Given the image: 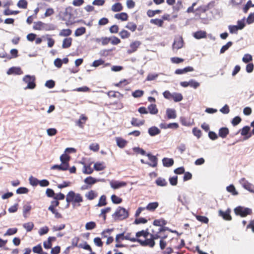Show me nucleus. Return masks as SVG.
<instances>
[{"mask_svg": "<svg viewBox=\"0 0 254 254\" xmlns=\"http://www.w3.org/2000/svg\"><path fill=\"white\" fill-rule=\"evenodd\" d=\"M219 215L223 217L226 220H231L232 218L230 214V211H223L221 210L219 211Z\"/></svg>", "mask_w": 254, "mask_h": 254, "instance_id": "dca6fc26", "label": "nucleus"}, {"mask_svg": "<svg viewBox=\"0 0 254 254\" xmlns=\"http://www.w3.org/2000/svg\"><path fill=\"white\" fill-rule=\"evenodd\" d=\"M183 96L181 93H172V99L175 102H180L183 100Z\"/></svg>", "mask_w": 254, "mask_h": 254, "instance_id": "2f4dec72", "label": "nucleus"}, {"mask_svg": "<svg viewBox=\"0 0 254 254\" xmlns=\"http://www.w3.org/2000/svg\"><path fill=\"white\" fill-rule=\"evenodd\" d=\"M17 231V228H9L8 229L6 233L4 234V236H10L15 234Z\"/></svg>", "mask_w": 254, "mask_h": 254, "instance_id": "864d4df0", "label": "nucleus"}, {"mask_svg": "<svg viewBox=\"0 0 254 254\" xmlns=\"http://www.w3.org/2000/svg\"><path fill=\"white\" fill-rule=\"evenodd\" d=\"M48 210L51 211L52 213H53L55 215V216L56 218H62V215L59 213L54 208L53 205H50L49 208Z\"/></svg>", "mask_w": 254, "mask_h": 254, "instance_id": "c9c22d12", "label": "nucleus"}, {"mask_svg": "<svg viewBox=\"0 0 254 254\" xmlns=\"http://www.w3.org/2000/svg\"><path fill=\"white\" fill-rule=\"evenodd\" d=\"M158 76L157 73H149L147 76L146 80L151 81L155 80Z\"/></svg>", "mask_w": 254, "mask_h": 254, "instance_id": "69168bd1", "label": "nucleus"}, {"mask_svg": "<svg viewBox=\"0 0 254 254\" xmlns=\"http://www.w3.org/2000/svg\"><path fill=\"white\" fill-rule=\"evenodd\" d=\"M137 242H139L140 245L142 246H149L151 248H152L155 245V242L153 241L152 239H148V237L145 238V240H142L140 239H137Z\"/></svg>", "mask_w": 254, "mask_h": 254, "instance_id": "1a4fd4ad", "label": "nucleus"}, {"mask_svg": "<svg viewBox=\"0 0 254 254\" xmlns=\"http://www.w3.org/2000/svg\"><path fill=\"white\" fill-rule=\"evenodd\" d=\"M111 199L112 202L115 204H119L122 202V199L121 198L113 194L111 196Z\"/></svg>", "mask_w": 254, "mask_h": 254, "instance_id": "de8ad7c7", "label": "nucleus"}, {"mask_svg": "<svg viewBox=\"0 0 254 254\" xmlns=\"http://www.w3.org/2000/svg\"><path fill=\"white\" fill-rule=\"evenodd\" d=\"M144 94V91L141 90H136L132 93V95L134 98L141 97Z\"/></svg>", "mask_w": 254, "mask_h": 254, "instance_id": "49530a36", "label": "nucleus"}, {"mask_svg": "<svg viewBox=\"0 0 254 254\" xmlns=\"http://www.w3.org/2000/svg\"><path fill=\"white\" fill-rule=\"evenodd\" d=\"M49 230V229L47 226L43 227L39 229V231L38 232L40 236H42L43 235L46 234L48 232Z\"/></svg>", "mask_w": 254, "mask_h": 254, "instance_id": "13d9d810", "label": "nucleus"}, {"mask_svg": "<svg viewBox=\"0 0 254 254\" xmlns=\"http://www.w3.org/2000/svg\"><path fill=\"white\" fill-rule=\"evenodd\" d=\"M119 35L122 38L125 39L128 38L130 34L127 30H123L120 32Z\"/></svg>", "mask_w": 254, "mask_h": 254, "instance_id": "bf43d9fd", "label": "nucleus"}, {"mask_svg": "<svg viewBox=\"0 0 254 254\" xmlns=\"http://www.w3.org/2000/svg\"><path fill=\"white\" fill-rule=\"evenodd\" d=\"M69 156L66 154H62L60 157V160L62 163H68L69 160Z\"/></svg>", "mask_w": 254, "mask_h": 254, "instance_id": "680f3d73", "label": "nucleus"}, {"mask_svg": "<svg viewBox=\"0 0 254 254\" xmlns=\"http://www.w3.org/2000/svg\"><path fill=\"white\" fill-rule=\"evenodd\" d=\"M31 209V206L27 204L23 206V215L24 218H27L28 217L27 213L30 212Z\"/></svg>", "mask_w": 254, "mask_h": 254, "instance_id": "c756f323", "label": "nucleus"}, {"mask_svg": "<svg viewBox=\"0 0 254 254\" xmlns=\"http://www.w3.org/2000/svg\"><path fill=\"white\" fill-rule=\"evenodd\" d=\"M116 141L117 145L121 148H124L127 144V141L121 137H116Z\"/></svg>", "mask_w": 254, "mask_h": 254, "instance_id": "412c9836", "label": "nucleus"}, {"mask_svg": "<svg viewBox=\"0 0 254 254\" xmlns=\"http://www.w3.org/2000/svg\"><path fill=\"white\" fill-rule=\"evenodd\" d=\"M235 212L237 215H239L242 217H245L252 213V210L248 208L239 206L235 209Z\"/></svg>", "mask_w": 254, "mask_h": 254, "instance_id": "39448f33", "label": "nucleus"}, {"mask_svg": "<svg viewBox=\"0 0 254 254\" xmlns=\"http://www.w3.org/2000/svg\"><path fill=\"white\" fill-rule=\"evenodd\" d=\"M111 9L114 12H118L122 10L123 6L120 3L118 2L113 5Z\"/></svg>", "mask_w": 254, "mask_h": 254, "instance_id": "e433bc0d", "label": "nucleus"}, {"mask_svg": "<svg viewBox=\"0 0 254 254\" xmlns=\"http://www.w3.org/2000/svg\"><path fill=\"white\" fill-rule=\"evenodd\" d=\"M86 32V29L85 27H81L80 28H77L75 32H74V35L76 37L80 36L83 34H84Z\"/></svg>", "mask_w": 254, "mask_h": 254, "instance_id": "f704fd0d", "label": "nucleus"}, {"mask_svg": "<svg viewBox=\"0 0 254 254\" xmlns=\"http://www.w3.org/2000/svg\"><path fill=\"white\" fill-rule=\"evenodd\" d=\"M115 17L116 19H120L122 21H126L127 20L128 15L127 13L125 12H122L120 13H117L115 15Z\"/></svg>", "mask_w": 254, "mask_h": 254, "instance_id": "bb28decb", "label": "nucleus"}, {"mask_svg": "<svg viewBox=\"0 0 254 254\" xmlns=\"http://www.w3.org/2000/svg\"><path fill=\"white\" fill-rule=\"evenodd\" d=\"M228 29L229 30V31L231 33L233 34H236L238 30H240L237 26L236 25H229L228 26Z\"/></svg>", "mask_w": 254, "mask_h": 254, "instance_id": "0e129e2a", "label": "nucleus"}, {"mask_svg": "<svg viewBox=\"0 0 254 254\" xmlns=\"http://www.w3.org/2000/svg\"><path fill=\"white\" fill-rule=\"evenodd\" d=\"M193 68L191 66H188L183 69H178L176 70L175 73L177 74H181L189 71H193Z\"/></svg>", "mask_w": 254, "mask_h": 254, "instance_id": "aec40b11", "label": "nucleus"}, {"mask_svg": "<svg viewBox=\"0 0 254 254\" xmlns=\"http://www.w3.org/2000/svg\"><path fill=\"white\" fill-rule=\"evenodd\" d=\"M155 182L157 186L160 187H165L167 185V182L166 180L161 177L157 178Z\"/></svg>", "mask_w": 254, "mask_h": 254, "instance_id": "c85d7f7f", "label": "nucleus"}, {"mask_svg": "<svg viewBox=\"0 0 254 254\" xmlns=\"http://www.w3.org/2000/svg\"><path fill=\"white\" fill-rule=\"evenodd\" d=\"M183 46V40L182 37H177L175 38L173 44V49L178 50L182 48Z\"/></svg>", "mask_w": 254, "mask_h": 254, "instance_id": "6e6552de", "label": "nucleus"}, {"mask_svg": "<svg viewBox=\"0 0 254 254\" xmlns=\"http://www.w3.org/2000/svg\"><path fill=\"white\" fill-rule=\"evenodd\" d=\"M105 181V179H96L94 178L91 176L88 177L86 178L84 180V182L85 184H86L87 186H89V188L91 187V186L96 183L98 182H104Z\"/></svg>", "mask_w": 254, "mask_h": 254, "instance_id": "0eeeda50", "label": "nucleus"}, {"mask_svg": "<svg viewBox=\"0 0 254 254\" xmlns=\"http://www.w3.org/2000/svg\"><path fill=\"white\" fill-rule=\"evenodd\" d=\"M97 196V194L94 190H90L86 193L85 196L89 200L94 199Z\"/></svg>", "mask_w": 254, "mask_h": 254, "instance_id": "72a5a7b5", "label": "nucleus"}, {"mask_svg": "<svg viewBox=\"0 0 254 254\" xmlns=\"http://www.w3.org/2000/svg\"><path fill=\"white\" fill-rule=\"evenodd\" d=\"M82 172L85 174H91L93 172V169H92L90 166H86V165H84Z\"/></svg>", "mask_w": 254, "mask_h": 254, "instance_id": "ea45409f", "label": "nucleus"}, {"mask_svg": "<svg viewBox=\"0 0 254 254\" xmlns=\"http://www.w3.org/2000/svg\"><path fill=\"white\" fill-rule=\"evenodd\" d=\"M149 233L143 230L138 232L136 233V237L138 238L141 236H143L144 238H146L148 237Z\"/></svg>", "mask_w": 254, "mask_h": 254, "instance_id": "6e6d98bb", "label": "nucleus"}, {"mask_svg": "<svg viewBox=\"0 0 254 254\" xmlns=\"http://www.w3.org/2000/svg\"><path fill=\"white\" fill-rule=\"evenodd\" d=\"M160 130L156 127H152L148 128V132L149 134L151 136H155L160 133Z\"/></svg>", "mask_w": 254, "mask_h": 254, "instance_id": "2eb2a0df", "label": "nucleus"}, {"mask_svg": "<svg viewBox=\"0 0 254 254\" xmlns=\"http://www.w3.org/2000/svg\"><path fill=\"white\" fill-rule=\"evenodd\" d=\"M140 45L141 42L139 41H134L131 42L129 45V49L127 50V53L128 54H130L135 52Z\"/></svg>", "mask_w": 254, "mask_h": 254, "instance_id": "9d476101", "label": "nucleus"}, {"mask_svg": "<svg viewBox=\"0 0 254 254\" xmlns=\"http://www.w3.org/2000/svg\"><path fill=\"white\" fill-rule=\"evenodd\" d=\"M250 127L248 126L244 127L242 129L240 130L242 135L244 136V139L247 140L251 136V134L249 133Z\"/></svg>", "mask_w": 254, "mask_h": 254, "instance_id": "ddd939ff", "label": "nucleus"}, {"mask_svg": "<svg viewBox=\"0 0 254 254\" xmlns=\"http://www.w3.org/2000/svg\"><path fill=\"white\" fill-rule=\"evenodd\" d=\"M72 38H66L64 39L62 44L63 48H69L72 43Z\"/></svg>", "mask_w": 254, "mask_h": 254, "instance_id": "cd10ccee", "label": "nucleus"}, {"mask_svg": "<svg viewBox=\"0 0 254 254\" xmlns=\"http://www.w3.org/2000/svg\"><path fill=\"white\" fill-rule=\"evenodd\" d=\"M96 226V223L94 222L91 221L88 222L85 225V229L87 230H91L95 228Z\"/></svg>", "mask_w": 254, "mask_h": 254, "instance_id": "c03bdc74", "label": "nucleus"}, {"mask_svg": "<svg viewBox=\"0 0 254 254\" xmlns=\"http://www.w3.org/2000/svg\"><path fill=\"white\" fill-rule=\"evenodd\" d=\"M30 184L33 186H36L39 184V181L33 177H30L29 179Z\"/></svg>", "mask_w": 254, "mask_h": 254, "instance_id": "052dcab7", "label": "nucleus"}, {"mask_svg": "<svg viewBox=\"0 0 254 254\" xmlns=\"http://www.w3.org/2000/svg\"><path fill=\"white\" fill-rule=\"evenodd\" d=\"M56 240V238L54 237H49L48 238L47 241H45L43 243L44 247L46 249H49L51 248L52 244V242Z\"/></svg>", "mask_w": 254, "mask_h": 254, "instance_id": "f3484780", "label": "nucleus"}, {"mask_svg": "<svg viewBox=\"0 0 254 254\" xmlns=\"http://www.w3.org/2000/svg\"><path fill=\"white\" fill-rule=\"evenodd\" d=\"M166 115L168 119H175L177 117L176 111L173 109L168 108L166 110Z\"/></svg>", "mask_w": 254, "mask_h": 254, "instance_id": "6ab92c4d", "label": "nucleus"}, {"mask_svg": "<svg viewBox=\"0 0 254 254\" xmlns=\"http://www.w3.org/2000/svg\"><path fill=\"white\" fill-rule=\"evenodd\" d=\"M178 200L184 206L187 205L190 202L189 198L185 195H183L182 197L179 196Z\"/></svg>", "mask_w": 254, "mask_h": 254, "instance_id": "a878e982", "label": "nucleus"}, {"mask_svg": "<svg viewBox=\"0 0 254 254\" xmlns=\"http://www.w3.org/2000/svg\"><path fill=\"white\" fill-rule=\"evenodd\" d=\"M163 165L165 167H169L174 164V160L172 158H164L162 159Z\"/></svg>", "mask_w": 254, "mask_h": 254, "instance_id": "5701e85b", "label": "nucleus"}, {"mask_svg": "<svg viewBox=\"0 0 254 254\" xmlns=\"http://www.w3.org/2000/svg\"><path fill=\"white\" fill-rule=\"evenodd\" d=\"M23 227L25 228L27 232L31 231L34 227V224L32 222H28L24 223Z\"/></svg>", "mask_w": 254, "mask_h": 254, "instance_id": "79ce46f5", "label": "nucleus"}, {"mask_svg": "<svg viewBox=\"0 0 254 254\" xmlns=\"http://www.w3.org/2000/svg\"><path fill=\"white\" fill-rule=\"evenodd\" d=\"M252 56L249 54H245L242 59L243 62L245 63H248L249 62L252 61Z\"/></svg>", "mask_w": 254, "mask_h": 254, "instance_id": "8fccbe9b", "label": "nucleus"}, {"mask_svg": "<svg viewBox=\"0 0 254 254\" xmlns=\"http://www.w3.org/2000/svg\"><path fill=\"white\" fill-rule=\"evenodd\" d=\"M106 204V196L105 195H102L99 199V202L97 204V206L99 207L104 206Z\"/></svg>", "mask_w": 254, "mask_h": 254, "instance_id": "3c124183", "label": "nucleus"}, {"mask_svg": "<svg viewBox=\"0 0 254 254\" xmlns=\"http://www.w3.org/2000/svg\"><path fill=\"white\" fill-rule=\"evenodd\" d=\"M106 166L104 162H96L94 165V169L97 171H102L105 169Z\"/></svg>", "mask_w": 254, "mask_h": 254, "instance_id": "393cba45", "label": "nucleus"}, {"mask_svg": "<svg viewBox=\"0 0 254 254\" xmlns=\"http://www.w3.org/2000/svg\"><path fill=\"white\" fill-rule=\"evenodd\" d=\"M23 81L27 84V86L24 87V90L33 89L36 87L35 77L30 75H26L23 77Z\"/></svg>", "mask_w": 254, "mask_h": 254, "instance_id": "7ed1b4c3", "label": "nucleus"}, {"mask_svg": "<svg viewBox=\"0 0 254 254\" xmlns=\"http://www.w3.org/2000/svg\"><path fill=\"white\" fill-rule=\"evenodd\" d=\"M177 149L181 154L183 153L186 149V145L184 143L180 144L179 146H178Z\"/></svg>", "mask_w": 254, "mask_h": 254, "instance_id": "774afa93", "label": "nucleus"}, {"mask_svg": "<svg viewBox=\"0 0 254 254\" xmlns=\"http://www.w3.org/2000/svg\"><path fill=\"white\" fill-rule=\"evenodd\" d=\"M232 45V42H228L226 45H224L220 50V53H224L226 50H227Z\"/></svg>", "mask_w": 254, "mask_h": 254, "instance_id": "5fc2aeb1", "label": "nucleus"}, {"mask_svg": "<svg viewBox=\"0 0 254 254\" xmlns=\"http://www.w3.org/2000/svg\"><path fill=\"white\" fill-rule=\"evenodd\" d=\"M22 71L20 67H12L10 68L7 71V74L20 75L22 74Z\"/></svg>", "mask_w": 254, "mask_h": 254, "instance_id": "4468645a", "label": "nucleus"}, {"mask_svg": "<svg viewBox=\"0 0 254 254\" xmlns=\"http://www.w3.org/2000/svg\"><path fill=\"white\" fill-rule=\"evenodd\" d=\"M237 24L238 25L236 26H237L240 30L243 29L245 26V19L244 18L242 20H238L237 21Z\"/></svg>", "mask_w": 254, "mask_h": 254, "instance_id": "e2e57ef3", "label": "nucleus"}, {"mask_svg": "<svg viewBox=\"0 0 254 254\" xmlns=\"http://www.w3.org/2000/svg\"><path fill=\"white\" fill-rule=\"evenodd\" d=\"M199 85V83L193 79H191L189 81V86L194 89H196L197 87H198Z\"/></svg>", "mask_w": 254, "mask_h": 254, "instance_id": "603ef678", "label": "nucleus"}, {"mask_svg": "<svg viewBox=\"0 0 254 254\" xmlns=\"http://www.w3.org/2000/svg\"><path fill=\"white\" fill-rule=\"evenodd\" d=\"M239 183L245 189L250 192H254V185L249 182L245 178L241 179Z\"/></svg>", "mask_w": 254, "mask_h": 254, "instance_id": "423d86ee", "label": "nucleus"}, {"mask_svg": "<svg viewBox=\"0 0 254 254\" xmlns=\"http://www.w3.org/2000/svg\"><path fill=\"white\" fill-rule=\"evenodd\" d=\"M229 134V129L227 127H222L219 130V136L222 138H225Z\"/></svg>", "mask_w": 254, "mask_h": 254, "instance_id": "4be33fe9", "label": "nucleus"}, {"mask_svg": "<svg viewBox=\"0 0 254 254\" xmlns=\"http://www.w3.org/2000/svg\"><path fill=\"white\" fill-rule=\"evenodd\" d=\"M110 184L111 187L115 190L125 187L127 185V183L126 182L118 181H111L110 182Z\"/></svg>", "mask_w": 254, "mask_h": 254, "instance_id": "9b49d317", "label": "nucleus"}, {"mask_svg": "<svg viewBox=\"0 0 254 254\" xmlns=\"http://www.w3.org/2000/svg\"><path fill=\"white\" fill-rule=\"evenodd\" d=\"M34 29L38 30L50 31L55 29V26L52 24L45 23L41 21L36 22L34 27Z\"/></svg>", "mask_w": 254, "mask_h": 254, "instance_id": "20e7f679", "label": "nucleus"}, {"mask_svg": "<svg viewBox=\"0 0 254 254\" xmlns=\"http://www.w3.org/2000/svg\"><path fill=\"white\" fill-rule=\"evenodd\" d=\"M149 113L152 115H155L158 112V109L156 108V106L155 104H151L148 107Z\"/></svg>", "mask_w": 254, "mask_h": 254, "instance_id": "4c0bfd02", "label": "nucleus"}, {"mask_svg": "<svg viewBox=\"0 0 254 254\" xmlns=\"http://www.w3.org/2000/svg\"><path fill=\"white\" fill-rule=\"evenodd\" d=\"M78 247L79 248L83 249L84 250H88L90 252H91V248L88 244H87L86 242L80 244L78 245Z\"/></svg>", "mask_w": 254, "mask_h": 254, "instance_id": "09e8293b", "label": "nucleus"}, {"mask_svg": "<svg viewBox=\"0 0 254 254\" xmlns=\"http://www.w3.org/2000/svg\"><path fill=\"white\" fill-rule=\"evenodd\" d=\"M126 240L125 236L124 235V233H122L120 234H118L116 237V242L118 243H120L121 241Z\"/></svg>", "mask_w": 254, "mask_h": 254, "instance_id": "338daca9", "label": "nucleus"}, {"mask_svg": "<svg viewBox=\"0 0 254 254\" xmlns=\"http://www.w3.org/2000/svg\"><path fill=\"white\" fill-rule=\"evenodd\" d=\"M159 204L157 202H153L149 203L145 208V209H147L150 211H153L155 210L158 206Z\"/></svg>", "mask_w": 254, "mask_h": 254, "instance_id": "b1692460", "label": "nucleus"}, {"mask_svg": "<svg viewBox=\"0 0 254 254\" xmlns=\"http://www.w3.org/2000/svg\"><path fill=\"white\" fill-rule=\"evenodd\" d=\"M144 123V121L138 120L136 118H133L131 121V124L135 127H139L141 125H143Z\"/></svg>", "mask_w": 254, "mask_h": 254, "instance_id": "7c9ffc66", "label": "nucleus"}, {"mask_svg": "<svg viewBox=\"0 0 254 254\" xmlns=\"http://www.w3.org/2000/svg\"><path fill=\"white\" fill-rule=\"evenodd\" d=\"M126 27L131 31L134 32L136 30L137 26L135 23L129 22L127 23Z\"/></svg>", "mask_w": 254, "mask_h": 254, "instance_id": "a19ab883", "label": "nucleus"}, {"mask_svg": "<svg viewBox=\"0 0 254 254\" xmlns=\"http://www.w3.org/2000/svg\"><path fill=\"white\" fill-rule=\"evenodd\" d=\"M193 37L196 39L204 38L206 37V32L204 31H198L194 32L193 34Z\"/></svg>", "mask_w": 254, "mask_h": 254, "instance_id": "a211bd4d", "label": "nucleus"}, {"mask_svg": "<svg viewBox=\"0 0 254 254\" xmlns=\"http://www.w3.org/2000/svg\"><path fill=\"white\" fill-rule=\"evenodd\" d=\"M128 216L127 211L121 207H119L113 215V217L115 220H123L127 218Z\"/></svg>", "mask_w": 254, "mask_h": 254, "instance_id": "f03ea898", "label": "nucleus"}, {"mask_svg": "<svg viewBox=\"0 0 254 254\" xmlns=\"http://www.w3.org/2000/svg\"><path fill=\"white\" fill-rule=\"evenodd\" d=\"M17 5L19 8L25 9L27 8V2L26 0H20L18 2Z\"/></svg>", "mask_w": 254, "mask_h": 254, "instance_id": "a18cd8bd", "label": "nucleus"}, {"mask_svg": "<svg viewBox=\"0 0 254 254\" xmlns=\"http://www.w3.org/2000/svg\"><path fill=\"white\" fill-rule=\"evenodd\" d=\"M72 31L69 29H64L61 31L59 35L61 36H68L71 35Z\"/></svg>", "mask_w": 254, "mask_h": 254, "instance_id": "58836bf2", "label": "nucleus"}, {"mask_svg": "<svg viewBox=\"0 0 254 254\" xmlns=\"http://www.w3.org/2000/svg\"><path fill=\"white\" fill-rule=\"evenodd\" d=\"M167 224V222L163 219H156L153 222V225L156 226H163Z\"/></svg>", "mask_w": 254, "mask_h": 254, "instance_id": "473e14b6", "label": "nucleus"}, {"mask_svg": "<svg viewBox=\"0 0 254 254\" xmlns=\"http://www.w3.org/2000/svg\"><path fill=\"white\" fill-rule=\"evenodd\" d=\"M150 23L154 24L155 25H158L160 27L162 26L163 21L161 19H151Z\"/></svg>", "mask_w": 254, "mask_h": 254, "instance_id": "4d7b16f0", "label": "nucleus"}, {"mask_svg": "<svg viewBox=\"0 0 254 254\" xmlns=\"http://www.w3.org/2000/svg\"><path fill=\"white\" fill-rule=\"evenodd\" d=\"M66 201L67 203L66 207H68L70 202H72L73 206H80V203L83 201V198L79 193H75L73 191H70L66 195Z\"/></svg>", "mask_w": 254, "mask_h": 254, "instance_id": "f257e3e1", "label": "nucleus"}, {"mask_svg": "<svg viewBox=\"0 0 254 254\" xmlns=\"http://www.w3.org/2000/svg\"><path fill=\"white\" fill-rule=\"evenodd\" d=\"M146 156L148 157L149 160L151 162V163L148 162L147 165L152 167H155L157 166L158 160L157 157L150 153L146 154Z\"/></svg>", "mask_w": 254, "mask_h": 254, "instance_id": "f8f14e48", "label": "nucleus"}, {"mask_svg": "<svg viewBox=\"0 0 254 254\" xmlns=\"http://www.w3.org/2000/svg\"><path fill=\"white\" fill-rule=\"evenodd\" d=\"M227 190L232 193L233 195H237L238 192L236 190L235 188L234 185H231L226 188Z\"/></svg>", "mask_w": 254, "mask_h": 254, "instance_id": "37998d69", "label": "nucleus"}]
</instances>
